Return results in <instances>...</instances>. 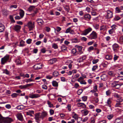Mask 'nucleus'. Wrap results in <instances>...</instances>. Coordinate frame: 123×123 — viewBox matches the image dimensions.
<instances>
[{
  "label": "nucleus",
  "mask_w": 123,
  "mask_h": 123,
  "mask_svg": "<svg viewBox=\"0 0 123 123\" xmlns=\"http://www.w3.org/2000/svg\"><path fill=\"white\" fill-rule=\"evenodd\" d=\"M80 41V40L77 38L73 39L72 40V43H78Z\"/></svg>",
  "instance_id": "2f4dec72"
},
{
  "label": "nucleus",
  "mask_w": 123,
  "mask_h": 123,
  "mask_svg": "<svg viewBox=\"0 0 123 123\" xmlns=\"http://www.w3.org/2000/svg\"><path fill=\"white\" fill-rule=\"evenodd\" d=\"M117 26L115 25H112L111 26V29L114 31L117 28Z\"/></svg>",
  "instance_id": "e433bc0d"
},
{
  "label": "nucleus",
  "mask_w": 123,
  "mask_h": 123,
  "mask_svg": "<svg viewBox=\"0 0 123 123\" xmlns=\"http://www.w3.org/2000/svg\"><path fill=\"white\" fill-rule=\"evenodd\" d=\"M8 11L5 9H3L2 10V12L3 15H6L8 14Z\"/></svg>",
  "instance_id": "cd10ccee"
},
{
  "label": "nucleus",
  "mask_w": 123,
  "mask_h": 123,
  "mask_svg": "<svg viewBox=\"0 0 123 123\" xmlns=\"http://www.w3.org/2000/svg\"><path fill=\"white\" fill-rule=\"evenodd\" d=\"M21 27L19 25H16L14 26L13 29L16 31H17L19 30L21 28Z\"/></svg>",
  "instance_id": "dca6fc26"
},
{
  "label": "nucleus",
  "mask_w": 123,
  "mask_h": 123,
  "mask_svg": "<svg viewBox=\"0 0 123 123\" xmlns=\"http://www.w3.org/2000/svg\"><path fill=\"white\" fill-rule=\"evenodd\" d=\"M114 96L117 99H118L119 98L121 97L117 93H115L114 95Z\"/></svg>",
  "instance_id": "052dcab7"
},
{
  "label": "nucleus",
  "mask_w": 123,
  "mask_h": 123,
  "mask_svg": "<svg viewBox=\"0 0 123 123\" xmlns=\"http://www.w3.org/2000/svg\"><path fill=\"white\" fill-rule=\"evenodd\" d=\"M25 42L23 40H21L20 42L19 46L20 47H23L25 45Z\"/></svg>",
  "instance_id": "c9c22d12"
},
{
  "label": "nucleus",
  "mask_w": 123,
  "mask_h": 123,
  "mask_svg": "<svg viewBox=\"0 0 123 123\" xmlns=\"http://www.w3.org/2000/svg\"><path fill=\"white\" fill-rule=\"evenodd\" d=\"M93 101L96 103H97L99 101V99L98 98H94L93 99Z\"/></svg>",
  "instance_id": "c03bdc74"
},
{
  "label": "nucleus",
  "mask_w": 123,
  "mask_h": 123,
  "mask_svg": "<svg viewBox=\"0 0 123 123\" xmlns=\"http://www.w3.org/2000/svg\"><path fill=\"white\" fill-rule=\"evenodd\" d=\"M107 14L106 16V18L108 19L111 18L113 16V13L110 10H108L106 11Z\"/></svg>",
  "instance_id": "0eeeda50"
},
{
  "label": "nucleus",
  "mask_w": 123,
  "mask_h": 123,
  "mask_svg": "<svg viewBox=\"0 0 123 123\" xmlns=\"http://www.w3.org/2000/svg\"><path fill=\"white\" fill-rule=\"evenodd\" d=\"M12 121V120L10 117L6 118L3 117L0 114V122L4 123H11Z\"/></svg>",
  "instance_id": "f257e3e1"
},
{
  "label": "nucleus",
  "mask_w": 123,
  "mask_h": 123,
  "mask_svg": "<svg viewBox=\"0 0 123 123\" xmlns=\"http://www.w3.org/2000/svg\"><path fill=\"white\" fill-rule=\"evenodd\" d=\"M119 57V56H117L116 55H114V61L115 62L117 60L118 58Z\"/></svg>",
  "instance_id": "338daca9"
},
{
  "label": "nucleus",
  "mask_w": 123,
  "mask_h": 123,
  "mask_svg": "<svg viewBox=\"0 0 123 123\" xmlns=\"http://www.w3.org/2000/svg\"><path fill=\"white\" fill-rule=\"evenodd\" d=\"M122 121L120 119L118 118L115 119L113 123H122Z\"/></svg>",
  "instance_id": "c756f323"
},
{
  "label": "nucleus",
  "mask_w": 123,
  "mask_h": 123,
  "mask_svg": "<svg viewBox=\"0 0 123 123\" xmlns=\"http://www.w3.org/2000/svg\"><path fill=\"white\" fill-rule=\"evenodd\" d=\"M112 100L111 98H109L108 99L107 101L105 102V105L108 106L109 107H111V106Z\"/></svg>",
  "instance_id": "1a4fd4ad"
},
{
  "label": "nucleus",
  "mask_w": 123,
  "mask_h": 123,
  "mask_svg": "<svg viewBox=\"0 0 123 123\" xmlns=\"http://www.w3.org/2000/svg\"><path fill=\"white\" fill-rule=\"evenodd\" d=\"M71 106L70 104H68L67 106V107L66 108H67L68 110L69 111H70L71 110Z\"/></svg>",
  "instance_id": "bf43d9fd"
},
{
  "label": "nucleus",
  "mask_w": 123,
  "mask_h": 123,
  "mask_svg": "<svg viewBox=\"0 0 123 123\" xmlns=\"http://www.w3.org/2000/svg\"><path fill=\"white\" fill-rule=\"evenodd\" d=\"M40 114L41 115V119L43 120L44 118L46 117L47 115V113L46 112H43L42 113L40 112Z\"/></svg>",
  "instance_id": "4468645a"
},
{
  "label": "nucleus",
  "mask_w": 123,
  "mask_h": 123,
  "mask_svg": "<svg viewBox=\"0 0 123 123\" xmlns=\"http://www.w3.org/2000/svg\"><path fill=\"white\" fill-rule=\"evenodd\" d=\"M94 49L93 47L91 46L89 47L87 49V51L89 52H90L92 50H93Z\"/></svg>",
  "instance_id": "8fccbe9b"
},
{
  "label": "nucleus",
  "mask_w": 123,
  "mask_h": 123,
  "mask_svg": "<svg viewBox=\"0 0 123 123\" xmlns=\"http://www.w3.org/2000/svg\"><path fill=\"white\" fill-rule=\"evenodd\" d=\"M83 90L82 89H79L77 91V93L78 95H80L82 92Z\"/></svg>",
  "instance_id": "4d7b16f0"
},
{
  "label": "nucleus",
  "mask_w": 123,
  "mask_h": 123,
  "mask_svg": "<svg viewBox=\"0 0 123 123\" xmlns=\"http://www.w3.org/2000/svg\"><path fill=\"white\" fill-rule=\"evenodd\" d=\"M92 30V28L90 27H89L84 30L82 34L84 35H86Z\"/></svg>",
  "instance_id": "39448f33"
},
{
  "label": "nucleus",
  "mask_w": 123,
  "mask_h": 123,
  "mask_svg": "<svg viewBox=\"0 0 123 123\" xmlns=\"http://www.w3.org/2000/svg\"><path fill=\"white\" fill-rule=\"evenodd\" d=\"M56 61V59L55 58H53L50 59L49 61V64H52L54 63Z\"/></svg>",
  "instance_id": "aec40b11"
},
{
  "label": "nucleus",
  "mask_w": 123,
  "mask_h": 123,
  "mask_svg": "<svg viewBox=\"0 0 123 123\" xmlns=\"http://www.w3.org/2000/svg\"><path fill=\"white\" fill-rule=\"evenodd\" d=\"M106 26L105 25H102L101 26L100 30V31H104L105 30Z\"/></svg>",
  "instance_id": "79ce46f5"
},
{
  "label": "nucleus",
  "mask_w": 123,
  "mask_h": 123,
  "mask_svg": "<svg viewBox=\"0 0 123 123\" xmlns=\"http://www.w3.org/2000/svg\"><path fill=\"white\" fill-rule=\"evenodd\" d=\"M20 57H19L17 59H16L15 61V62L16 64L17 65H21L22 64L20 60Z\"/></svg>",
  "instance_id": "6ab92c4d"
},
{
  "label": "nucleus",
  "mask_w": 123,
  "mask_h": 123,
  "mask_svg": "<svg viewBox=\"0 0 123 123\" xmlns=\"http://www.w3.org/2000/svg\"><path fill=\"white\" fill-rule=\"evenodd\" d=\"M52 84L53 86L57 87L58 86V83L55 80L53 81Z\"/></svg>",
  "instance_id": "5701e85b"
},
{
  "label": "nucleus",
  "mask_w": 123,
  "mask_h": 123,
  "mask_svg": "<svg viewBox=\"0 0 123 123\" xmlns=\"http://www.w3.org/2000/svg\"><path fill=\"white\" fill-rule=\"evenodd\" d=\"M45 30L47 32H49L50 30V28L47 26H46L45 28Z\"/></svg>",
  "instance_id": "6e6d98bb"
},
{
  "label": "nucleus",
  "mask_w": 123,
  "mask_h": 123,
  "mask_svg": "<svg viewBox=\"0 0 123 123\" xmlns=\"http://www.w3.org/2000/svg\"><path fill=\"white\" fill-rule=\"evenodd\" d=\"M52 47L55 49H57L58 48L57 45L55 43H54L52 45Z\"/></svg>",
  "instance_id": "09e8293b"
},
{
  "label": "nucleus",
  "mask_w": 123,
  "mask_h": 123,
  "mask_svg": "<svg viewBox=\"0 0 123 123\" xmlns=\"http://www.w3.org/2000/svg\"><path fill=\"white\" fill-rule=\"evenodd\" d=\"M42 94H30L29 95V97L32 98H38L40 97Z\"/></svg>",
  "instance_id": "423d86ee"
},
{
  "label": "nucleus",
  "mask_w": 123,
  "mask_h": 123,
  "mask_svg": "<svg viewBox=\"0 0 123 123\" xmlns=\"http://www.w3.org/2000/svg\"><path fill=\"white\" fill-rule=\"evenodd\" d=\"M59 74L58 72L57 71H55L53 73V77H57L59 75Z\"/></svg>",
  "instance_id": "58836bf2"
},
{
  "label": "nucleus",
  "mask_w": 123,
  "mask_h": 123,
  "mask_svg": "<svg viewBox=\"0 0 123 123\" xmlns=\"http://www.w3.org/2000/svg\"><path fill=\"white\" fill-rule=\"evenodd\" d=\"M87 97L86 96H84L82 97V100L83 101H86L87 99Z\"/></svg>",
  "instance_id": "3c124183"
},
{
  "label": "nucleus",
  "mask_w": 123,
  "mask_h": 123,
  "mask_svg": "<svg viewBox=\"0 0 123 123\" xmlns=\"http://www.w3.org/2000/svg\"><path fill=\"white\" fill-rule=\"evenodd\" d=\"M61 49L62 51H63L67 49V48L64 45H63L61 47Z\"/></svg>",
  "instance_id": "a19ab883"
},
{
  "label": "nucleus",
  "mask_w": 123,
  "mask_h": 123,
  "mask_svg": "<svg viewBox=\"0 0 123 123\" xmlns=\"http://www.w3.org/2000/svg\"><path fill=\"white\" fill-rule=\"evenodd\" d=\"M115 12L117 13H119L121 12V10L119 7H117L116 8Z\"/></svg>",
  "instance_id": "37998d69"
},
{
  "label": "nucleus",
  "mask_w": 123,
  "mask_h": 123,
  "mask_svg": "<svg viewBox=\"0 0 123 123\" xmlns=\"http://www.w3.org/2000/svg\"><path fill=\"white\" fill-rule=\"evenodd\" d=\"M112 58V56L110 55H107L105 56V58L107 60H111Z\"/></svg>",
  "instance_id": "473e14b6"
},
{
  "label": "nucleus",
  "mask_w": 123,
  "mask_h": 123,
  "mask_svg": "<svg viewBox=\"0 0 123 123\" xmlns=\"http://www.w3.org/2000/svg\"><path fill=\"white\" fill-rule=\"evenodd\" d=\"M76 47L78 49L79 51L80 52V54H82L83 53L82 51H81L83 47L81 46H76Z\"/></svg>",
  "instance_id": "a878e982"
},
{
  "label": "nucleus",
  "mask_w": 123,
  "mask_h": 123,
  "mask_svg": "<svg viewBox=\"0 0 123 123\" xmlns=\"http://www.w3.org/2000/svg\"><path fill=\"white\" fill-rule=\"evenodd\" d=\"M118 81H115L113 82L111 84V86L113 87H114L117 86Z\"/></svg>",
  "instance_id": "7c9ffc66"
},
{
  "label": "nucleus",
  "mask_w": 123,
  "mask_h": 123,
  "mask_svg": "<svg viewBox=\"0 0 123 123\" xmlns=\"http://www.w3.org/2000/svg\"><path fill=\"white\" fill-rule=\"evenodd\" d=\"M47 104L49 105V107H51L53 106V105L52 104L51 102H50L48 100L47 101Z\"/></svg>",
  "instance_id": "5fc2aeb1"
},
{
  "label": "nucleus",
  "mask_w": 123,
  "mask_h": 123,
  "mask_svg": "<svg viewBox=\"0 0 123 123\" xmlns=\"http://www.w3.org/2000/svg\"><path fill=\"white\" fill-rule=\"evenodd\" d=\"M87 37L91 39L95 40L98 37V34L95 31H93Z\"/></svg>",
  "instance_id": "7ed1b4c3"
},
{
  "label": "nucleus",
  "mask_w": 123,
  "mask_h": 123,
  "mask_svg": "<svg viewBox=\"0 0 123 123\" xmlns=\"http://www.w3.org/2000/svg\"><path fill=\"white\" fill-rule=\"evenodd\" d=\"M32 39H31L29 38L26 41V43L28 44H30L31 42Z\"/></svg>",
  "instance_id": "0e129e2a"
},
{
  "label": "nucleus",
  "mask_w": 123,
  "mask_h": 123,
  "mask_svg": "<svg viewBox=\"0 0 123 123\" xmlns=\"http://www.w3.org/2000/svg\"><path fill=\"white\" fill-rule=\"evenodd\" d=\"M91 15L88 14L85 15L82 18V19H84L85 20L88 21H90L91 19Z\"/></svg>",
  "instance_id": "9d476101"
},
{
  "label": "nucleus",
  "mask_w": 123,
  "mask_h": 123,
  "mask_svg": "<svg viewBox=\"0 0 123 123\" xmlns=\"http://www.w3.org/2000/svg\"><path fill=\"white\" fill-rule=\"evenodd\" d=\"M41 118L40 114V112L36 114L35 119L37 122L39 123L41 120Z\"/></svg>",
  "instance_id": "6e6552de"
},
{
  "label": "nucleus",
  "mask_w": 123,
  "mask_h": 123,
  "mask_svg": "<svg viewBox=\"0 0 123 123\" xmlns=\"http://www.w3.org/2000/svg\"><path fill=\"white\" fill-rule=\"evenodd\" d=\"M112 47L113 51L117 52L119 49V46L117 44L115 43L112 45Z\"/></svg>",
  "instance_id": "f8f14e48"
},
{
  "label": "nucleus",
  "mask_w": 123,
  "mask_h": 123,
  "mask_svg": "<svg viewBox=\"0 0 123 123\" xmlns=\"http://www.w3.org/2000/svg\"><path fill=\"white\" fill-rule=\"evenodd\" d=\"M73 113H74V114L73 116L72 117L75 119L77 118L78 117L77 115L74 112H73Z\"/></svg>",
  "instance_id": "774afa93"
},
{
  "label": "nucleus",
  "mask_w": 123,
  "mask_h": 123,
  "mask_svg": "<svg viewBox=\"0 0 123 123\" xmlns=\"http://www.w3.org/2000/svg\"><path fill=\"white\" fill-rule=\"evenodd\" d=\"M39 25L41 26L43 24V20L40 18H38L36 20Z\"/></svg>",
  "instance_id": "2eb2a0df"
},
{
  "label": "nucleus",
  "mask_w": 123,
  "mask_h": 123,
  "mask_svg": "<svg viewBox=\"0 0 123 123\" xmlns=\"http://www.w3.org/2000/svg\"><path fill=\"white\" fill-rule=\"evenodd\" d=\"M10 62V60H9V55H6L4 57L1 58V64L2 65H4L7 62Z\"/></svg>",
  "instance_id": "f03ea898"
},
{
  "label": "nucleus",
  "mask_w": 123,
  "mask_h": 123,
  "mask_svg": "<svg viewBox=\"0 0 123 123\" xmlns=\"http://www.w3.org/2000/svg\"><path fill=\"white\" fill-rule=\"evenodd\" d=\"M87 58L86 55H84L80 57L77 59V61L78 62L80 63L85 60Z\"/></svg>",
  "instance_id": "9b49d317"
},
{
  "label": "nucleus",
  "mask_w": 123,
  "mask_h": 123,
  "mask_svg": "<svg viewBox=\"0 0 123 123\" xmlns=\"http://www.w3.org/2000/svg\"><path fill=\"white\" fill-rule=\"evenodd\" d=\"M20 12L19 14L21 18H22L24 15L25 12L22 9H20Z\"/></svg>",
  "instance_id": "bb28decb"
},
{
  "label": "nucleus",
  "mask_w": 123,
  "mask_h": 123,
  "mask_svg": "<svg viewBox=\"0 0 123 123\" xmlns=\"http://www.w3.org/2000/svg\"><path fill=\"white\" fill-rule=\"evenodd\" d=\"M98 68L97 65L94 66H93L92 68V70L93 71H95V70Z\"/></svg>",
  "instance_id": "680f3d73"
},
{
  "label": "nucleus",
  "mask_w": 123,
  "mask_h": 123,
  "mask_svg": "<svg viewBox=\"0 0 123 123\" xmlns=\"http://www.w3.org/2000/svg\"><path fill=\"white\" fill-rule=\"evenodd\" d=\"M35 7L34 6H30L28 8V10L29 11H31L33 10L35 8Z\"/></svg>",
  "instance_id": "4c0bfd02"
},
{
  "label": "nucleus",
  "mask_w": 123,
  "mask_h": 123,
  "mask_svg": "<svg viewBox=\"0 0 123 123\" xmlns=\"http://www.w3.org/2000/svg\"><path fill=\"white\" fill-rule=\"evenodd\" d=\"M77 105L79 107H81L83 106V108H86V105L84 103H79L77 104Z\"/></svg>",
  "instance_id": "4be33fe9"
},
{
  "label": "nucleus",
  "mask_w": 123,
  "mask_h": 123,
  "mask_svg": "<svg viewBox=\"0 0 123 123\" xmlns=\"http://www.w3.org/2000/svg\"><path fill=\"white\" fill-rule=\"evenodd\" d=\"M5 29V26L3 24H0V32H2Z\"/></svg>",
  "instance_id": "393cba45"
},
{
  "label": "nucleus",
  "mask_w": 123,
  "mask_h": 123,
  "mask_svg": "<svg viewBox=\"0 0 123 123\" xmlns=\"http://www.w3.org/2000/svg\"><path fill=\"white\" fill-rule=\"evenodd\" d=\"M17 108L18 110H22L23 109V105H19L17 106Z\"/></svg>",
  "instance_id": "864d4df0"
},
{
  "label": "nucleus",
  "mask_w": 123,
  "mask_h": 123,
  "mask_svg": "<svg viewBox=\"0 0 123 123\" xmlns=\"http://www.w3.org/2000/svg\"><path fill=\"white\" fill-rule=\"evenodd\" d=\"M17 118L20 121H22L23 119V116L21 113H18L17 115Z\"/></svg>",
  "instance_id": "f3484780"
},
{
  "label": "nucleus",
  "mask_w": 123,
  "mask_h": 123,
  "mask_svg": "<svg viewBox=\"0 0 123 123\" xmlns=\"http://www.w3.org/2000/svg\"><path fill=\"white\" fill-rule=\"evenodd\" d=\"M34 22H28L27 24V26L29 29V30L31 31L33 30L34 28Z\"/></svg>",
  "instance_id": "20e7f679"
},
{
  "label": "nucleus",
  "mask_w": 123,
  "mask_h": 123,
  "mask_svg": "<svg viewBox=\"0 0 123 123\" xmlns=\"http://www.w3.org/2000/svg\"><path fill=\"white\" fill-rule=\"evenodd\" d=\"M34 111H29L26 112V114L27 115H29L31 116H32V114H34Z\"/></svg>",
  "instance_id": "c85d7f7f"
},
{
  "label": "nucleus",
  "mask_w": 123,
  "mask_h": 123,
  "mask_svg": "<svg viewBox=\"0 0 123 123\" xmlns=\"http://www.w3.org/2000/svg\"><path fill=\"white\" fill-rule=\"evenodd\" d=\"M42 67V65L41 63L37 64L34 66V68L35 69H39Z\"/></svg>",
  "instance_id": "ddd939ff"
},
{
  "label": "nucleus",
  "mask_w": 123,
  "mask_h": 123,
  "mask_svg": "<svg viewBox=\"0 0 123 123\" xmlns=\"http://www.w3.org/2000/svg\"><path fill=\"white\" fill-rule=\"evenodd\" d=\"M53 77V76H52L50 75H48L46 76V78L47 79L50 80Z\"/></svg>",
  "instance_id": "13d9d810"
},
{
  "label": "nucleus",
  "mask_w": 123,
  "mask_h": 123,
  "mask_svg": "<svg viewBox=\"0 0 123 123\" xmlns=\"http://www.w3.org/2000/svg\"><path fill=\"white\" fill-rule=\"evenodd\" d=\"M99 61V60L98 59H93L92 61V62L93 64H95L97 63Z\"/></svg>",
  "instance_id": "a18cd8bd"
},
{
  "label": "nucleus",
  "mask_w": 123,
  "mask_h": 123,
  "mask_svg": "<svg viewBox=\"0 0 123 123\" xmlns=\"http://www.w3.org/2000/svg\"><path fill=\"white\" fill-rule=\"evenodd\" d=\"M65 10L68 12H69L70 10L69 6L66 5L64 7Z\"/></svg>",
  "instance_id": "f704fd0d"
},
{
  "label": "nucleus",
  "mask_w": 123,
  "mask_h": 123,
  "mask_svg": "<svg viewBox=\"0 0 123 123\" xmlns=\"http://www.w3.org/2000/svg\"><path fill=\"white\" fill-rule=\"evenodd\" d=\"M116 101L117 102H119V103H123V99L122 97H121L120 98L117 99Z\"/></svg>",
  "instance_id": "72a5a7b5"
},
{
  "label": "nucleus",
  "mask_w": 123,
  "mask_h": 123,
  "mask_svg": "<svg viewBox=\"0 0 123 123\" xmlns=\"http://www.w3.org/2000/svg\"><path fill=\"white\" fill-rule=\"evenodd\" d=\"M121 18L119 17L118 16H115L114 19L115 21H117L120 19Z\"/></svg>",
  "instance_id": "e2e57ef3"
},
{
  "label": "nucleus",
  "mask_w": 123,
  "mask_h": 123,
  "mask_svg": "<svg viewBox=\"0 0 123 123\" xmlns=\"http://www.w3.org/2000/svg\"><path fill=\"white\" fill-rule=\"evenodd\" d=\"M115 106L116 107H119L122 108L123 107V103H120L117 102Z\"/></svg>",
  "instance_id": "a211bd4d"
},
{
  "label": "nucleus",
  "mask_w": 123,
  "mask_h": 123,
  "mask_svg": "<svg viewBox=\"0 0 123 123\" xmlns=\"http://www.w3.org/2000/svg\"><path fill=\"white\" fill-rule=\"evenodd\" d=\"M93 91L94 92L98 91L97 86L96 85H95L93 87Z\"/></svg>",
  "instance_id": "49530a36"
},
{
  "label": "nucleus",
  "mask_w": 123,
  "mask_h": 123,
  "mask_svg": "<svg viewBox=\"0 0 123 123\" xmlns=\"http://www.w3.org/2000/svg\"><path fill=\"white\" fill-rule=\"evenodd\" d=\"M84 78L82 77H80V78L78 79L77 80L78 82H80Z\"/></svg>",
  "instance_id": "69168bd1"
},
{
  "label": "nucleus",
  "mask_w": 123,
  "mask_h": 123,
  "mask_svg": "<svg viewBox=\"0 0 123 123\" xmlns=\"http://www.w3.org/2000/svg\"><path fill=\"white\" fill-rule=\"evenodd\" d=\"M18 95V94L16 93H14L11 95V96L12 98H15L17 97Z\"/></svg>",
  "instance_id": "603ef678"
},
{
  "label": "nucleus",
  "mask_w": 123,
  "mask_h": 123,
  "mask_svg": "<svg viewBox=\"0 0 123 123\" xmlns=\"http://www.w3.org/2000/svg\"><path fill=\"white\" fill-rule=\"evenodd\" d=\"M108 74L109 75L113 77L115 76L116 74L114 71H110L108 72Z\"/></svg>",
  "instance_id": "412c9836"
},
{
  "label": "nucleus",
  "mask_w": 123,
  "mask_h": 123,
  "mask_svg": "<svg viewBox=\"0 0 123 123\" xmlns=\"http://www.w3.org/2000/svg\"><path fill=\"white\" fill-rule=\"evenodd\" d=\"M114 117L113 114H109L107 116V118L109 120H110L112 119Z\"/></svg>",
  "instance_id": "ea45409f"
},
{
  "label": "nucleus",
  "mask_w": 123,
  "mask_h": 123,
  "mask_svg": "<svg viewBox=\"0 0 123 123\" xmlns=\"http://www.w3.org/2000/svg\"><path fill=\"white\" fill-rule=\"evenodd\" d=\"M17 7V6L16 5H12L9 6V9H11L12 8H16Z\"/></svg>",
  "instance_id": "de8ad7c7"
},
{
  "label": "nucleus",
  "mask_w": 123,
  "mask_h": 123,
  "mask_svg": "<svg viewBox=\"0 0 123 123\" xmlns=\"http://www.w3.org/2000/svg\"><path fill=\"white\" fill-rule=\"evenodd\" d=\"M82 112L84 115L86 116L88 114L89 111L86 109H85L82 110Z\"/></svg>",
  "instance_id": "b1692460"
}]
</instances>
